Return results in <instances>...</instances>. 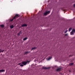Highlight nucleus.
Returning <instances> with one entry per match:
<instances>
[{"label": "nucleus", "instance_id": "obj_7", "mask_svg": "<svg viewBox=\"0 0 75 75\" xmlns=\"http://www.w3.org/2000/svg\"><path fill=\"white\" fill-rule=\"evenodd\" d=\"M5 71V70L3 69L0 70V72H4Z\"/></svg>", "mask_w": 75, "mask_h": 75}, {"label": "nucleus", "instance_id": "obj_12", "mask_svg": "<svg viewBox=\"0 0 75 75\" xmlns=\"http://www.w3.org/2000/svg\"><path fill=\"white\" fill-rule=\"evenodd\" d=\"M36 48H37V47H33L31 49V51H32V50H35V49H36Z\"/></svg>", "mask_w": 75, "mask_h": 75}, {"label": "nucleus", "instance_id": "obj_22", "mask_svg": "<svg viewBox=\"0 0 75 75\" xmlns=\"http://www.w3.org/2000/svg\"><path fill=\"white\" fill-rule=\"evenodd\" d=\"M65 36H67V35H68V34H65Z\"/></svg>", "mask_w": 75, "mask_h": 75}, {"label": "nucleus", "instance_id": "obj_24", "mask_svg": "<svg viewBox=\"0 0 75 75\" xmlns=\"http://www.w3.org/2000/svg\"><path fill=\"white\" fill-rule=\"evenodd\" d=\"M74 7H75V4H74Z\"/></svg>", "mask_w": 75, "mask_h": 75}, {"label": "nucleus", "instance_id": "obj_13", "mask_svg": "<svg viewBox=\"0 0 75 75\" xmlns=\"http://www.w3.org/2000/svg\"><path fill=\"white\" fill-rule=\"evenodd\" d=\"M0 26L2 28H3L4 27V25H1Z\"/></svg>", "mask_w": 75, "mask_h": 75}, {"label": "nucleus", "instance_id": "obj_17", "mask_svg": "<svg viewBox=\"0 0 75 75\" xmlns=\"http://www.w3.org/2000/svg\"><path fill=\"white\" fill-rule=\"evenodd\" d=\"M67 32H68V30H66V31H64V33H67Z\"/></svg>", "mask_w": 75, "mask_h": 75}, {"label": "nucleus", "instance_id": "obj_21", "mask_svg": "<svg viewBox=\"0 0 75 75\" xmlns=\"http://www.w3.org/2000/svg\"><path fill=\"white\" fill-rule=\"evenodd\" d=\"M20 35V33H19L18 34V35Z\"/></svg>", "mask_w": 75, "mask_h": 75}, {"label": "nucleus", "instance_id": "obj_9", "mask_svg": "<svg viewBox=\"0 0 75 75\" xmlns=\"http://www.w3.org/2000/svg\"><path fill=\"white\" fill-rule=\"evenodd\" d=\"M51 58H52V57H50L48 58V59H47V60H50V59H51Z\"/></svg>", "mask_w": 75, "mask_h": 75}, {"label": "nucleus", "instance_id": "obj_4", "mask_svg": "<svg viewBox=\"0 0 75 75\" xmlns=\"http://www.w3.org/2000/svg\"><path fill=\"white\" fill-rule=\"evenodd\" d=\"M19 17L18 15L16 14V15L13 18L14 19H16V17Z\"/></svg>", "mask_w": 75, "mask_h": 75}, {"label": "nucleus", "instance_id": "obj_8", "mask_svg": "<svg viewBox=\"0 0 75 75\" xmlns=\"http://www.w3.org/2000/svg\"><path fill=\"white\" fill-rule=\"evenodd\" d=\"M49 68H50V67H43L42 68V69H49Z\"/></svg>", "mask_w": 75, "mask_h": 75}, {"label": "nucleus", "instance_id": "obj_2", "mask_svg": "<svg viewBox=\"0 0 75 75\" xmlns=\"http://www.w3.org/2000/svg\"><path fill=\"white\" fill-rule=\"evenodd\" d=\"M50 11H46L44 13V15H45V16H47V15L49 14H50Z\"/></svg>", "mask_w": 75, "mask_h": 75}, {"label": "nucleus", "instance_id": "obj_20", "mask_svg": "<svg viewBox=\"0 0 75 75\" xmlns=\"http://www.w3.org/2000/svg\"><path fill=\"white\" fill-rule=\"evenodd\" d=\"M13 19H14V18H13V19H12L11 20H10V21H13Z\"/></svg>", "mask_w": 75, "mask_h": 75}, {"label": "nucleus", "instance_id": "obj_15", "mask_svg": "<svg viewBox=\"0 0 75 75\" xmlns=\"http://www.w3.org/2000/svg\"><path fill=\"white\" fill-rule=\"evenodd\" d=\"M27 39V38H25L23 39V40H24V41H25V40H26Z\"/></svg>", "mask_w": 75, "mask_h": 75}, {"label": "nucleus", "instance_id": "obj_23", "mask_svg": "<svg viewBox=\"0 0 75 75\" xmlns=\"http://www.w3.org/2000/svg\"><path fill=\"white\" fill-rule=\"evenodd\" d=\"M18 64H19V65H21V63H19Z\"/></svg>", "mask_w": 75, "mask_h": 75}, {"label": "nucleus", "instance_id": "obj_3", "mask_svg": "<svg viewBox=\"0 0 75 75\" xmlns=\"http://www.w3.org/2000/svg\"><path fill=\"white\" fill-rule=\"evenodd\" d=\"M75 29H73L72 30V31H71L70 33V34L71 35H73V34H74L75 33Z\"/></svg>", "mask_w": 75, "mask_h": 75}, {"label": "nucleus", "instance_id": "obj_14", "mask_svg": "<svg viewBox=\"0 0 75 75\" xmlns=\"http://www.w3.org/2000/svg\"><path fill=\"white\" fill-rule=\"evenodd\" d=\"M10 28H14V26L13 25H11L10 26Z\"/></svg>", "mask_w": 75, "mask_h": 75}, {"label": "nucleus", "instance_id": "obj_18", "mask_svg": "<svg viewBox=\"0 0 75 75\" xmlns=\"http://www.w3.org/2000/svg\"><path fill=\"white\" fill-rule=\"evenodd\" d=\"M20 66L21 67H23L24 66V65H23V64H22L20 65Z\"/></svg>", "mask_w": 75, "mask_h": 75}, {"label": "nucleus", "instance_id": "obj_19", "mask_svg": "<svg viewBox=\"0 0 75 75\" xmlns=\"http://www.w3.org/2000/svg\"><path fill=\"white\" fill-rule=\"evenodd\" d=\"M74 64L73 63H70V65H73Z\"/></svg>", "mask_w": 75, "mask_h": 75}, {"label": "nucleus", "instance_id": "obj_10", "mask_svg": "<svg viewBox=\"0 0 75 75\" xmlns=\"http://www.w3.org/2000/svg\"><path fill=\"white\" fill-rule=\"evenodd\" d=\"M30 52H26L25 53V54H28V53H30Z\"/></svg>", "mask_w": 75, "mask_h": 75}, {"label": "nucleus", "instance_id": "obj_11", "mask_svg": "<svg viewBox=\"0 0 75 75\" xmlns=\"http://www.w3.org/2000/svg\"><path fill=\"white\" fill-rule=\"evenodd\" d=\"M4 50H1V49H0V52H4Z\"/></svg>", "mask_w": 75, "mask_h": 75}, {"label": "nucleus", "instance_id": "obj_1", "mask_svg": "<svg viewBox=\"0 0 75 75\" xmlns=\"http://www.w3.org/2000/svg\"><path fill=\"white\" fill-rule=\"evenodd\" d=\"M29 62H30V61L26 62L24 61L22 62V64H23V65H26L27 63H29Z\"/></svg>", "mask_w": 75, "mask_h": 75}, {"label": "nucleus", "instance_id": "obj_25", "mask_svg": "<svg viewBox=\"0 0 75 75\" xmlns=\"http://www.w3.org/2000/svg\"><path fill=\"white\" fill-rule=\"evenodd\" d=\"M69 71V72H71V71Z\"/></svg>", "mask_w": 75, "mask_h": 75}, {"label": "nucleus", "instance_id": "obj_5", "mask_svg": "<svg viewBox=\"0 0 75 75\" xmlns=\"http://www.w3.org/2000/svg\"><path fill=\"white\" fill-rule=\"evenodd\" d=\"M61 68H58L56 69V71H60L61 70Z\"/></svg>", "mask_w": 75, "mask_h": 75}, {"label": "nucleus", "instance_id": "obj_6", "mask_svg": "<svg viewBox=\"0 0 75 75\" xmlns=\"http://www.w3.org/2000/svg\"><path fill=\"white\" fill-rule=\"evenodd\" d=\"M22 27H26L27 26V24H23V25H22Z\"/></svg>", "mask_w": 75, "mask_h": 75}, {"label": "nucleus", "instance_id": "obj_16", "mask_svg": "<svg viewBox=\"0 0 75 75\" xmlns=\"http://www.w3.org/2000/svg\"><path fill=\"white\" fill-rule=\"evenodd\" d=\"M72 30V28H70L69 29V32L71 30Z\"/></svg>", "mask_w": 75, "mask_h": 75}]
</instances>
